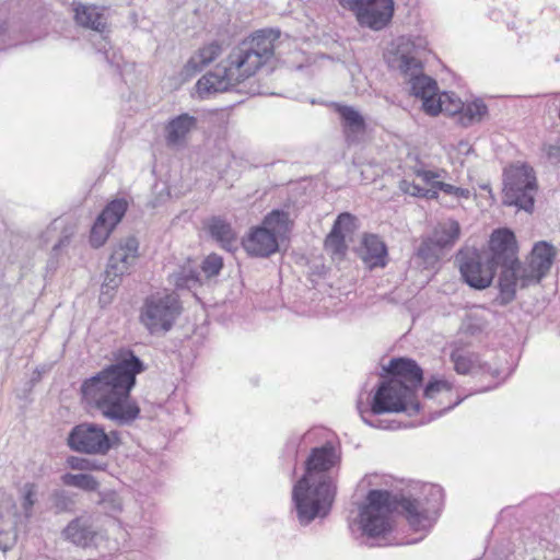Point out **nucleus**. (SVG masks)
I'll use <instances>...</instances> for the list:
<instances>
[{
    "label": "nucleus",
    "mask_w": 560,
    "mask_h": 560,
    "mask_svg": "<svg viewBox=\"0 0 560 560\" xmlns=\"http://www.w3.org/2000/svg\"><path fill=\"white\" fill-rule=\"evenodd\" d=\"M143 370V362L130 353L128 359L110 364L83 381V401L118 425L131 423L138 418L140 408L131 399L130 392L136 385V376Z\"/></svg>",
    "instance_id": "nucleus-1"
},
{
    "label": "nucleus",
    "mask_w": 560,
    "mask_h": 560,
    "mask_svg": "<svg viewBox=\"0 0 560 560\" xmlns=\"http://www.w3.org/2000/svg\"><path fill=\"white\" fill-rule=\"evenodd\" d=\"M279 37V30H259L241 42L213 71L198 80L199 94L225 92L254 75L272 57Z\"/></svg>",
    "instance_id": "nucleus-2"
},
{
    "label": "nucleus",
    "mask_w": 560,
    "mask_h": 560,
    "mask_svg": "<svg viewBox=\"0 0 560 560\" xmlns=\"http://www.w3.org/2000/svg\"><path fill=\"white\" fill-rule=\"evenodd\" d=\"M337 462L335 448L325 444L312 450L305 462V472L294 485L292 500L301 524H308L317 516L328 513L336 487L326 475Z\"/></svg>",
    "instance_id": "nucleus-3"
},
{
    "label": "nucleus",
    "mask_w": 560,
    "mask_h": 560,
    "mask_svg": "<svg viewBox=\"0 0 560 560\" xmlns=\"http://www.w3.org/2000/svg\"><path fill=\"white\" fill-rule=\"evenodd\" d=\"M384 370L390 377L377 387L371 411L374 415L402 412L409 409L410 415L419 412L420 404L415 400L416 392L423 381V372L419 364L409 358H395Z\"/></svg>",
    "instance_id": "nucleus-4"
},
{
    "label": "nucleus",
    "mask_w": 560,
    "mask_h": 560,
    "mask_svg": "<svg viewBox=\"0 0 560 560\" xmlns=\"http://www.w3.org/2000/svg\"><path fill=\"white\" fill-rule=\"evenodd\" d=\"M385 57L389 68L398 70L406 79L410 94L422 100V108L428 115L443 113V94L438 96L436 81L423 73L419 49L411 39L398 37Z\"/></svg>",
    "instance_id": "nucleus-5"
},
{
    "label": "nucleus",
    "mask_w": 560,
    "mask_h": 560,
    "mask_svg": "<svg viewBox=\"0 0 560 560\" xmlns=\"http://www.w3.org/2000/svg\"><path fill=\"white\" fill-rule=\"evenodd\" d=\"M366 500L368 504L360 512V524L362 530L371 537L387 533L390 529L388 515L399 509L417 530L424 528L430 520L429 511L417 499L404 495L398 498L387 490H371Z\"/></svg>",
    "instance_id": "nucleus-6"
},
{
    "label": "nucleus",
    "mask_w": 560,
    "mask_h": 560,
    "mask_svg": "<svg viewBox=\"0 0 560 560\" xmlns=\"http://www.w3.org/2000/svg\"><path fill=\"white\" fill-rule=\"evenodd\" d=\"M556 254L557 250L552 244L546 241L537 242L527 258V264L520 261L516 268L501 270L498 280L499 295L494 302L505 306L515 299L518 284L521 288H527L539 283L549 272Z\"/></svg>",
    "instance_id": "nucleus-7"
},
{
    "label": "nucleus",
    "mask_w": 560,
    "mask_h": 560,
    "mask_svg": "<svg viewBox=\"0 0 560 560\" xmlns=\"http://www.w3.org/2000/svg\"><path fill=\"white\" fill-rule=\"evenodd\" d=\"M503 205L532 213L538 190L536 176L527 165L511 166L503 174Z\"/></svg>",
    "instance_id": "nucleus-8"
},
{
    "label": "nucleus",
    "mask_w": 560,
    "mask_h": 560,
    "mask_svg": "<svg viewBox=\"0 0 560 560\" xmlns=\"http://www.w3.org/2000/svg\"><path fill=\"white\" fill-rule=\"evenodd\" d=\"M67 442L77 453L104 456L119 445L120 439L117 431L106 432L102 424L82 422L71 429Z\"/></svg>",
    "instance_id": "nucleus-9"
},
{
    "label": "nucleus",
    "mask_w": 560,
    "mask_h": 560,
    "mask_svg": "<svg viewBox=\"0 0 560 560\" xmlns=\"http://www.w3.org/2000/svg\"><path fill=\"white\" fill-rule=\"evenodd\" d=\"M138 246L139 243L137 238L128 236L120 241L118 246L113 250L105 270V278L100 293V303L103 306L112 303L116 290L121 283L122 276L128 271L137 257Z\"/></svg>",
    "instance_id": "nucleus-10"
},
{
    "label": "nucleus",
    "mask_w": 560,
    "mask_h": 560,
    "mask_svg": "<svg viewBox=\"0 0 560 560\" xmlns=\"http://www.w3.org/2000/svg\"><path fill=\"white\" fill-rule=\"evenodd\" d=\"M180 308L174 295H152L145 300L140 320L151 334L168 331Z\"/></svg>",
    "instance_id": "nucleus-11"
},
{
    "label": "nucleus",
    "mask_w": 560,
    "mask_h": 560,
    "mask_svg": "<svg viewBox=\"0 0 560 560\" xmlns=\"http://www.w3.org/2000/svg\"><path fill=\"white\" fill-rule=\"evenodd\" d=\"M342 8L352 11L358 23L373 31L385 28L392 21L394 0H338Z\"/></svg>",
    "instance_id": "nucleus-12"
},
{
    "label": "nucleus",
    "mask_w": 560,
    "mask_h": 560,
    "mask_svg": "<svg viewBox=\"0 0 560 560\" xmlns=\"http://www.w3.org/2000/svg\"><path fill=\"white\" fill-rule=\"evenodd\" d=\"M457 261L462 277L469 287L482 290L491 284L497 268L489 258L485 262L477 250H460Z\"/></svg>",
    "instance_id": "nucleus-13"
},
{
    "label": "nucleus",
    "mask_w": 560,
    "mask_h": 560,
    "mask_svg": "<svg viewBox=\"0 0 560 560\" xmlns=\"http://www.w3.org/2000/svg\"><path fill=\"white\" fill-rule=\"evenodd\" d=\"M489 247L491 252L489 260L495 268L501 267L502 270H505L506 268L518 267L516 240L511 230L499 229L493 231Z\"/></svg>",
    "instance_id": "nucleus-14"
},
{
    "label": "nucleus",
    "mask_w": 560,
    "mask_h": 560,
    "mask_svg": "<svg viewBox=\"0 0 560 560\" xmlns=\"http://www.w3.org/2000/svg\"><path fill=\"white\" fill-rule=\"evenodd\" d=\"M127 206L124 199H116L109 202L98 214L90 235V243L93 247L98 248L106 242L112 230L125 215Z\"/></svg>",
    "instance_id": "nucleus-15"
},
{
    "label": "nucleus",
    "mask_w": 560,
    "mask_h": 560,
    "mask_svg": "<svg viewBox=\"0 0 560 560\" xmlns=\"http://www.w3.org/2000/svg\"><path fill=\"white\" fill-rule=\"evenodd\" d=\"M245 250L256 257H268L278 250V240L267 226L254 229L243 242Z\"/></svg>",
    "instance_id": "nucleus-16"
},
{
    "label": "nucleus",
    "mask_w": 560,
    "mask_h": 560,
    "mask_svg": "<svg viewBox=\"0 0 560 560\" xmlns=\"http://www.w3.org/2000/svg\"><path fill=\"white\" fill-rule=\"evenodd\" d=\"M359 255L369 268L384 267L386 265L387 247L377 235L365 234Z\"/></svg>",
    "instance_id": "nucleus-17"
},
{
    "label": "nucleus",
    "mask_w": 560,
    "mask_h": 560,
    "mask_svg": "<svg viewBox=\"0 0 560 560\" xmlns=\"http://www.w3.org/2000/svg\"><path fill=\"white\" fill-rule=\"evenodd\" d=\"M338 113L343 121V132L349 144L359 143L366 129L363 116L351 106H339Z\"/></svg>",
    "instance_id": "nucleus-18"
},
{
    "label": "nucleus",
    "mask_w": 560,
    "mask_h": 560,
    "mask_svg": "<svg viewBox=\"0 0 560 560\" xmlns=\"http://www.w3.org/2000/svg\"><path fill=\"white\" fill-rule=\"evenodd\" d=\"M74 21L78 25L98 33L106 30V19L103 8L92 4L78 3L73 8Z\"/></svg>",
    "instance_id": "nucleus-19"
},
{
    "label": "nucleus",
    "mask_w": 560,
    "mask_h": 560,
    "mask_svg": "<svg viewBox=\"0 0 560 560\" xmlns=\"http://www.w3.org/2000/svg\"><path fill=\"white\" fill-rule=\"evenodd\" d=\"M96 535L89 516H80L72 520L63 529V536L77 546H89Z\"/></svg>",
    "instance_id": "nucleus-20"
},
{
    "label": "nucleus",
    "mask_w": 560,
    "mask_h": 560,
    "mask_svg": "<svg viewBox=\"0 0 560 560\" xmlns=\"http://www.w3.org/2000/svg\"><path fill=\"white\" fill-rule=\"evenodd\" d=\"M196 118L188 114H182L173 118L165 128V139L168 147L182 145L187 135L196 127Z\"/></svg>",
    "instance_id": "nucleus-21"
},
{
    "label": "nucleus",
    "mask_w": 560,
    "mask_h": 560,
    "mask_svg": "<svg viewBox=\"0 0 560 560\" xmlns=\"http://www.w3.org/2000/svg\"><path fill=\"white\" fill-rule=\"evenodd\" d=\"M413 173L416 174L417 178L421 179L427 186H431L432 189L438 191V194L442 191L446 196H452L457 199H468L470 196L469 189L456 187L451 184L442 182L440 179L441 175L438 172L416 168Z\"/></svg>",
    "instance_id": "nucleus-22"
},
{
    "label": "nucleus",
    "mask_w": 560,
    "mask_h": 560,
    "mask_svg": "<svg viewBox=\"0 0 560 560\" xmlns=\"http://www.w3.org/2000/svg\"><path fill=\"white\" fill-rule=\"evenodd\" d=\"M208 231L224 249L232 250L236 242V233L231 224L221 217H212L208 223Z\"/></svg>",
    "instance_id": "nucleus-23"
},
{
    "label": "nucleus",
    "mask_w": 560,
    "mask_h": 560,
    "mask_svg": "<svg viewBox=\"0 0 560 560\" xmlns=\"http://www.w3.org/2000/svg\"><path fill=\"white\" fill-rule=\"evenodd\" d=\"M222 52V46L218 42H212L209 45L199 49L198 54L194 55L186 63L187 72H199L203 67L215 60Z\"/></svg>",
    "instance_id": "nucleus-24"
},
{
    "label": "nucleus",
    "mask_w": 560,
    "mask_h": 560,
    "mask_svg": "<svg viewBox=\"0 0 560 560\" xmlns=\"http://www.w3.org/2000/svg\"><path fill=\"white\" fill-rule=\"evenodd\" d=\"M459 223L455 220H450L447 222L438 224L429 237H431V240H433V242L438 244L441 249H444L448 246H452L459 237Z\"/></svg>",
    "instance_id": "nucleus-25"
},
{
    "label": "nucleus",
    "mask_w": 560,
    "mask_h": 560,
    "mask_svg": "<svg viewBox=\"0 0 560 560\" xmlns=\"http://www.w3.org/2000/svg\"><path fill=\"white\" fill-rule=\"evenodd\" d=\"M38 486L34 482H26L21 489V524H27L34 516V506L38 502Z\"/></svg>",
    "instance_id": "nucleus-26"
},
{
    "label": "nucleus",
    "mask_w": 560,
    "mask_h": 560,
    "mask_svg": "<svg viewBox=\"0 0 560 560\" xmlns=\"http://www.w3.org/2000/svg\"><path fill=\"white\" fill-rule=\"evenodd\" d=\"M487 114L488 108L486 104L480 100H476L464 105L459 120L463 126L468 127L475 122L481 121Z\"/></svg>",
    "instance_id": "nucleus-27"
},
{
    "label": "nucleus",
    "mask_w": 560,
    "mask_h": 560,
    "mask_svg": "<svg viewBox=\"0 0 560 560\" xmlns=\"http://www.w3.org/2000/svg\"><path fill=\"white\" fill-rule=\"evenodd\" d=\"M443 249L438 244L427 236L422 238L421 244L417 249V256L428 266L433 267L439 261Z\"/></svg>",
    "instance_id": "nucleus-28"
},
{
    "label": "nucleus",
    "mask_w": 560,
    "mask_h": 560,
    "mask_svg": "<svg viewBox=\"0 0 560 560\" xmlns=\"http://www.w3.org/2000/svg\"><path fill=\"white\" fill-rule=\"evenodd\" d=\"M62 483L69 487H74L84 491L97 490L98 481L89 474H65L61 477Z\"/></svg>",
    "instance_id": "nucleus-29"
},
{
    "label": "nucleus",
    "mask_w": 560,
    "mask_h": 560,
    "mask_svg": "<svg viewBox=\"0 0 560 560\" xmlns=\"http://www.w3.org/2000/svg\"><path fill=\"white\" fill-rule=\"evenodd\" d=\"M399 189L404 194L410 195L412 197L438 199V191L432 189L431 186H427L421 179L420 183L402 179L399 182Z\"/></svg>",
    "instance_id": "nucleus-30"
},
{
    "label": "nucleus",
    "mask_w": 560,
    "mask_h": 560,
    "mask_svg": "<svg viewBox=\"0 0 560 560\" xmlns=\"http://www.w3.org/2000/svg\"><path fill=\"white\" fill-rule=\"evenodd\" d=\"M56 513L71 512L75 505L74 495L66 490H55L50 495Z\"/></svg>",
    "instance_id": "nucleus-31"
},
{
    "label": "nucleus",
    "mask_w": 560,
    "mask_h": 560,
    "mask_svg": "<svg viewBox=\"0 0 560 560\" xmlns=\"http://www.w3.org/2000/svg\"><path fill=\"white\" fill-rule=\"evenodd\" d=\"M68 465L71 469L75 470H95V471H104L106 470L108 464L104 460L85 458L71 456L68 458Z\"/></svg>",
    "instance_id": "nucleus-32"
},
{
    "label": "nucleus",
    "mask_w": 560,
    "mask_h": 560,
    "mask_svg": "<svg viewBox=\"0 0 560 560\" xmlns=\"http://www.w3.org/2000/svg\"><path fill=\"white\" fill-rule=\"evenodd\" d=\"M174 283L177 288L195 289L201 284L200 272L190 268H183L174 275Z\"/></svg>",
    "instance_id": "nucleus-33"
},
{
    "label": "nucleus",
    "mask_w": 560,
    "mask_h": 560,
    "mask_svg": "<svg viewBox=\"0 0 560 560\" xmlns=\"http://www.w3.org/2000/svg\"><path fill=\"white\" fill-rule=\"evenodd\" d=\"M325 248L334 256L342 257L347 250L345 235L331 228V231L325 238Z\"/></svg>",
    "instance_id": "nucleus-34"
},
{
    "label": "nucleus",
    "mask_w": 560,
    "mask_h": 560,
    "mask_svg": "<svg viewBox=\"0 0 560 560\" xmlns=\"http://www.w3.org/2000/svg\"><path fill=\"white\" fill-rule=\"evenodd\" d=\"M357 222L358 219L353 214L349 212H342L335 220L332 229L345 235L346 238L358 229Z\"/></svg>",
    "instance_id": "nucleus-35"
},
{
    "label": "nucleus",
    "mask_w": 560,
    "mask_h": 560,
    "mask_svg": "<svg viewBox=\"0 0 560 560\" xmlns=\"http://www.w3.org/2000/svg\"><path fill=\"white\" fill-rule=\"evenodd\" d=\"M223 268V259L217 254L207 256L201 264V271L207 279L217 277Z\"/></svg>",
    "instance_id": "nucleus-36"
},
{
    "label": "nucleus",
    "mask_w": 560,
    "mask_h": 560,
    "mask_svg": "<svg viewBox=\"0 0 560 560\" xmlns=\"http://www.w3.org/2000/svg\"><path fill=\"white\" fill-rule=\"evenodd\" d=\"M288 221H289V217H288V213L284 212V211H280V210H273L271 213H269L265 221H264V224L268 228V229H277L279 228V230L287 225L288 224Z\"/></svg>",
    "instance_id": "nucleus-37"
},
{
    "label": "nucleus",
    "mask_w": 560,
    "mask_h": 560,
    "mask_svg": "<svg viewBox=\"0 0 560 560\" xmlns=\"http://www.w3.org/2000/svg\"><path fill=\"white\" fill-rule=\"evenodd\" d=\"M18 541V530L11 527L7 530H0V550L7 552L11 550Z\"/></svg>",
    "instance_id": "nucleus-38"
},
{
    "label": "nucleus",
    "mask_w": 560,
    "mask_h": 560,
    "mask_svg": "<svg viewBox=\"0 0 560 560\" xmlns=\"http://www.w3.org/2000/svg\"><path fill=\"white\" fill-rule=\"evenodd\" d=\"M450 389L451 385L447 381L434 378L429 381V383L427 384L424 388V396L427 398H433L438 393L448 392Z\"/></svg>",
    "instance_id": "nucleus-39"
},
{
    "label": "nucleus",
    "mask_w": 560,
    "mask_h": 560,
    "mask_svg": "<svg viewBox=\"0 0 560 560\" xmlns=\"http://www.w3.org/2000/svg\"><path fill=\"white\" fill-rule=\"evenodd\" d=\"M444 106L443 113L448 115L462 114L464 104L459 98L453 97V95L448 93H443Z\"/></svg>",
    "instance_id": "nucleus-40"
},
{
    "label": "nucleus",
    "mask_w": 560,
    "mask_h": 560,
    "mask_svg": "<svg viewBox=\"0 0 560 560\" xmlns=\"http://www.w3.org/2000/svg\"><path fill=\"white\" fill-rule=\"evenodd\" d=\"M102 503L104 504L106 510L113 513L120 512L122 509L121 499L114 492L106 494L103 498Z\"/></svg>",
    "instance_id": "nucleus-41"
},
{
    "label": "nucleus",
    "mask_w": 560,
    "mask_h": 560,
    "mask_svg": "<svg viewBox=\"0 0 560 560\" xmlns=\"http://www.w3.org/2000/svg\"><path fill=\"white\" fill-rule=\"evenodd\" d=\"M455 370L460 374H467L469 372V363L465 358L457 357L454 359Z\"/></svg>",
    "instance_id": "nucleus-42"
},
{
    "label": "nucleus",
    "mask_w": 560,
    "mask_h": 560,
    "mask_svg": "<svg viewBox=\"0 0 560 560\" xmlns=\"http://www.w3.org/2000/svg\"><path fill=\"white\" fill-rule=\"evenodd\" d=\"M560 149L556 145H549L547 150V154L549 158H557L559 155Z\"/></svg>",
    "instance_id": "nucleus-43"
},
{
    "label": "nucleus",
    "mask_w": 560,
    "mask_h": 560,
    "mask_svg": "<svg viewBox=\"0 0 560 560\" xmlns=\"http://www.w3.org/2000/svg\"><path fill=\"white\" fill-rule=\"evenodd\" d=\"M466 330L469 331L470 334H475L481 330V325L468 324L466 325Z\"/></svg>",
    "instance_id": "nucleus-44"
},
{
    "label": "nucleus",
    "mask_w": 560,
    "mask_h": 560,
    "mask_svg": "<svg viewBox=\"0 0 560 560\" xmlns=\"http://www.w3.org/2000/svg\"><path fill=\"white\" fill-rule=\"evenodd\" d=\"M362 419H363V421H364L365 423H368L370 427H376V428H380V427H381V425H378V424H374V423L370 422V421H369V420H366L364 417H362Z\"/></svg>",
    "instance_id": "nucleus-45"
},
{
    "label": "nucleus",
    "mask_w": 560,
    "mask_h": 560,
    "mask_svg": "<svg viewBox=\"0 0 560 560\" xmlns=\"http://www.w3.org/2000/svg\"><path fill=\"white\" fill-rule=\"evenodd\" d=\"M62 244H63V241H60L58 244H56V245L54 246V249L59 248Z\"/></svg>",
    "instance_id": "nucleus-46"
}]
</instances>
